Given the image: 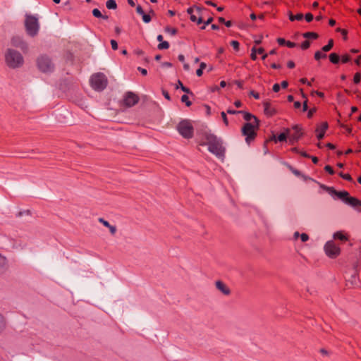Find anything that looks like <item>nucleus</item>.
<instances>
[{
  "mask_svg": "<svg viewBox=\"0 0 361 361\" xmlns=\"http://www.w3.org/2000/svg\"><path fill=\"white\" fill-rule=\"evenodd\" d=\"M204 138L206 140L205 145L208 146L209 151L219 158H224L226 149L223 146L222 141L215 135L211 133H205Z\"/></svg>",
  "mask_w": 361,
  "mask_h": 361,
  "instance_id": "f257e3e1",
  "label": "nucleus"
},
{
  "mask_svg": "<svg viewBox=\"0 0 361 361\" xmlns=\"http://www.w3.org/2000/svg\"><path fill=\"white\" fill-rule=\"evenodd\" d=\"M5 60L7 66L11 68L20 67L23 64V57L21 54L11 49H7Z\"/></svg>",
  "mask_w": 361,
  "mask_h": 361,
  "instance_id": "f03ea898",
  "label": "nucleus"
},
{
  "mask_svg": "<svg viewBox=\"0 0 361 361\" xmlns=\"http://www.w3.org/2000/svg\"><path fill=\"white\" fill-rule=\"evenodd\" d=\"M24 23L26 32L28 35L35 37L37 35L39 29V24L38 18L36 16L30 14H26Z\"/></svg>",
  "mask_w": 361,
  "mask_h": 361,
  "instance_id": "7ed1b4c3",
  "label": "nucleus"
},
{
  "mask_svg": "<svg viewBox=\"0 0 361 361\" xmlns=\"http://www.w3.org/2000/svg\"><path fill=\"white\" fill-rule=\"evenodd\" d=\"M331 195H336L338 198L346 204L361 212V201L354 197H350L347 191H337L335 190V192H333Z\"/></svg>",
  "mask_w": 361,
  "mask_h": 361,
  "instance_id": "20e7f679",
  "label": "nucleus"
},
{
  "mask_svg": "<svg viewBox=\"0 0 361 361\" xmlns=\"http://www.w3.org/2000/svg\"><path fill=\"white\" fill-rule=\"evenodd\" d=\"M259 123H245L242 128V134L245 136V141L250 143L257 136V130L259 129Z\"/></svg>",
  "mask_w": 361,
  "mask_h": 361,
  "instance_id": "39448f33",
  "label": "nucleus"
},
{
  "mask_svg": "<svg viewBox=\"0 0 361 361\" xmlns=\"http://www.w3.org/2000/svg\"><path fill=\"white\" fill-rule=\"evenodd\" d=\"M90 82L94 90L101 91L106 87L108 81L104 74L98 73L91 77Z\"/></svg>",
  "mask_w": 361,
  "mask_h": 361,
  "instance_id": "423d86ee",
  "label": "nucleus"
},
{
  "mask_svg": "<svg viewBox=\"0 0 361 361\" xmlns=\"http://www.w3.org/2000/svg\"><path fill=\"white\" fill-rule=\"evenodd\" d=\"M177 130L185 138L190 139L193 136V126L188 120L181 121L177 126Z\"/></svg>",
  "mask_w": 361,
  "mask_h": 361,
  "instance_id": "0eeeda50",
  "label": "nucleus"
},
{
  "mask_svg": "<svg viewBox=\"0 0 361 361\" xmlns=\"http://www.w3.org/2000/svg\"><path fill=\"white\" fill-rule=\"evenodd\" d=\"M37 64L38 68L44 73L51 72L54 68L51 59L46 55L39 56L37 60Z\"/></svg>",
  "mask_w": 361,
  "mask_h": 361,
  "instance_id": "6e6552de",
  "label": "nucleus"
},
{
  "mask_svg": "<svg viewBox=\"0 0 361 361\" xmlns=\"http://www.w3.org/2000/svg\"><path fill=\"white\" fill-rule=\"evenodd\" d=\"M326 254L331 258H336L339 255L341 250L333 240L328 241L325 246Z\"/></svg>",
  "mask_w": 361,
  "mask_h": 361,
  "instance_id": "1a4fd4ad",
  "label": "nucleus"
},
{
  "mask_svg": "<svg viewBox=\"0 0 361 361\" xmlns=\"http://www.w3.org/2000/svg\"><path fill=\"white\" fill-rule=\"evenodd\" d=\"M140 98L133 92H127L123 97V104L126 107H132L138 103Z\"/></svg>",
  "mask_w": 361,
  "mask_h": 361,
  "instance_id": "9d476101",
  "label": "nucleus"
},
{
  "mask_svg": "<svg viewBox=\"0 0 361 361\" xmlns=\"http://www.w3.org/2000/svg\"><path fill=\"white\" fill-rule=\"evenodd\" d=\"M293 129L295 130V133L292 134L290 136L289 141L293 145L295 142H298V140L302 137L303 135L302 132V128L299 127L298 125H295L293 127Z\"/></svg>",
  "mask_w": 361,
  "mask_h": 361,
  "instance_id": "9b49d317",
  "label": "nucleus"
},
{
  "mask_svg": "<svg viewBox=\"0 0 361 361\" xmlns=\"http://www.w3.org/2000/svg\"><path fill=\"white\" fill-rule=\"evenodd\" d=\"M264 113L267 116H272L276 114V109L271 105L269 101H265L263 102Z\"/></svg>",
  "mask_w": 361,
  "mask_h": 361,
  "instance_id": "f8f14e48",
  "label": "nucleus"
},
{
  "mask_svg": "<svg viewBox=\"0 0 361 361\" xmlns=\"http://www.w3.org/2000/svg\"><path fill=\"white\" fill-rule=\"evenodd\" d=\"M12 44L16 47H19L23 50H25L27 49V46L25 42H24L22 39L19 37H13L11 39Z\"/></svg>",
  "mask_w": 361,
  "mask_h": 361,
  "instance_id": "ddd939ff",
  "label": "nucleus"
},
{
  "mask_svg": "<svg viewBox=\"0 0 361 361\" xmlns=\"http://www.w3.org/2000/svg\"><path fill=\"white\" fill-rule=\"evenodd\" d=\"M241 114H243L244 119L247 121V123H259V120L254 115H252L250 113L245 112L243 111V113H240Z\"/></svg>",
  "mask_w": 361,
  "mask_h": 361,
  "instance_id": "4468645a",
  "label": "nucleus"
},
{
  "mask_svg": "<svg viewBox=\"0 0 361 361\" xmlns=\"http://www.w3.org/2000/svg\"><path fill=\"white\" fill-rule=\"evenodd\" d=\"M215 284L216 288L221 292H222L224 295H228L230 294V289L221 281H216Z\"/></svg>",
  "mask_w": 361,
  "mask_h": 361,
  "instance_id": "2eb2a0df",
  "label": "nucleus"
},
{
  "mask_svg": "<svg viewBox=\"0 0 361 361\" xmlns=\"http://www.w3.org/2000/svg\"><path fill=\"white\" fill-rule=\"evenodd\" d=\"M328 128V123L327 122H323L322 123L321 126L317 128L316 131L319 133L317 134V137L319 140H321L324 137L326 130Z\"/></svg>",
  "mask_w": 361,
  "mask_h": 361,
  "instance_id": "dca6fc26",
  "label": "nucleus"
},
{
  "mask_svg": "<svg viewBox=\"0 0 361 361\" xmlns=\"http://www.w3.org/2000/svg\"><path fill=\"white\" fill-rule=\"evenodd\" d=\"M8 268L6 258L0 254V274L4 273Z\"/></svg>",
  "mask_w": 361,
  "mask_h": 361,
  "instance_id": "f3484780",
  "label": "nucleus"
},
{
  "mask_svg": "<svg viewBox=\"0 0 361 361\" xmlns=\"http://www.w3.org/2000/svg\"><path fill=\"white\" fill-rule=\"evenodd\" d=\"M330 61L334 64L339 63L340 57L336 53H331L329 56Z\"/></svg>",
  "mask_w": 361,
  "mask_h": 361,
  "instance_id": "a211bd4d",
  "label": "nucleus"
},
{
  "mask_svg": "<svg viewBox=\"0 0 361 361\" xmlns=\"http://www.w3.org/2000/svg\"><path fill=\"white\" fill-rule=\"evenodd\" d=\"M288 16L290 20L291 21H293L295 20H301L304 17L302 13H298L297 15L294 16L290 11L288 12Z\"/></svg>",
  "mask_w": 361,
  "mask_h": 361,
  "instance_id": "6ab92c4d",
  "label": "nucleus"
},
{
  "mask_svg": "<svg viewBox=\"0 0 361 361\" xmlns=\"http://www.w3.org/2000/svg\"><path fill=\"white\" fill-rule=\"evenodd\" d=\"M303 37L306 39H316L319 37L317 33L314 32H307L302 34Z\"/></svg>",
  "mask_w": 361,
  "mask_h": 361,
  "instance_id": "aec40b11",
  "label": "nucleus"
},
{
  "mask_svg": "<svg viewBox=\"0 0 361 361\" xmlns=\"http://www.w3.org/2000/svg\"><path fill=\"white\" fill-rule=\"evenodd\" d=\"M334 47V40L332 39L329 40V42L326 45L324 46L322 48V51L324 52H327L330 51Z\"/></svg>",
  "mask_w": 361,
  "mask_h": 361,
  "instance_id": "412c9836",
  "label": "nucleus"
},
{
  "mask_svg": "<svg viewBox=\"0 0 361 361\" xmlns=\"http://www.w3.org/2000/svg\"><path fill=\"white\" fill-rule=\"evenodd\" d=\"M180 88L184 92L187 94H192L189 88L185 87L180 80H178L176 88Z\"/></svg>",
  "mask_w": 361,
  "mask_h": 361,
  "instance_id": "4be33fe9",
  "label": "nucleus"
},
{
  "mask_svg": "<svg viewBox=\"0 0 361 361\" xmlns=\"http://www.w3.org/2000/svg\"><path fill=\"white\" fill-rule=\"evenodd\" d=\"M106 6L109 9H116L117 8V4L115 0H108L106 1Z\"/></svg>",
  "mask_w": 361,
  "mask_h": 361,
  "instance_id": "5701e85b",
  "label": "nucleus"
},
{
  "mask_svg": "<svg viewBox=\"0 0 361 361\" xmlns=\"http://www.w3.org/2000/svg\"><path fill=\"white\" fill-rule=\"evenodd\" d=\"M286 133H281L278 137H277V140L279 141V142H283V141H286V139H287V135L290 132V130L288 128H287L286 130Z\"/></svg>",
  "mask_w": 361,
  "mask_h": 361,
  "instance_id": "b1692460",
  "label": "nucleus"
},
{
  "mask_svg": "<svg viewBox=\"0 0 361 361\" xmlns=\"http://www.w3.org/2000/svg\"><path fill=\"white\" fill-rule=\"evenodd\" d=\"M334 238L339 239L341 240H347L348 238L341 232H336L334 234Z\"/></svg>",
  "mask_w": 361,
  "mask_h": 361,
  "instance_id": "393cba45",
  "label": "nucleus"
},
{
  "mask_svg": "<svg viewBox=\"0 0 361 361\" xmlns=\"http://www.w3.org/2000/svg\"><path fill=\"white\" fill-rule=\"evenodd\" d=\"M326 57V54H323L322 51H317L314 54V59L317 61L320 60L321 59H325Z\"/></svg>",
  "mask_w": 361,
  "mask_h": 361,
  "instance_id": "a878e982",
  "label": "nucleus"
},
{
  "mask_svg": "<svg viewBox=\"0 0 361 361\" xmlns=\"http://www.w3.org/2000/svg\"><path fill=\"white\" fill-rule=\"evenodd\" d=\"M181 102H184L187 106H190L192 104L191 102L189 100L188 96L186 94H183L181 97Z\"/></svg>",
  "mask_w": 361,
  "mask_h": 361,
  "instance_id": "bb28decb",
  "label": "nucleus"
},
{
  "mask_svg": "<svg viewBox=\"0 0 361 361\" xmlns=\"http://www.w3.org/2000/svg\"><path fill=\"white\" fill-rule=\"evenodd\" d=\"M190 20L192 22H197V24H201L203 22V19L201 16H200L199 18H197V17L193 14L190 16Z\"/></svg>",
  "mask_w": 361,
  "mask_h": 361,
  "instance_id": "cd10ccee",
  "label": "nucleus"
},
{
  "mask_svg": "<svg viewBox=\"0 0 361 361\" xmlns=\"http://www.w3.org/2000/svg\"><path fill=\"white\" fill-rule=\"evenodd\" d=\"M169 47V44L168 42L166 41H164V42H161L160 44H159L158 45V48L159 49H168Z\"/></svg>",
  "mask_w": 361,
  "mask_h": 361,
  "instance_id": "c85d7f7f",
  "label": "nucleus"
},
{
  "mask_svg": "<svg viewBox=\"0 0 361 361\" xmlns=\"http://www.w3.org/2000/svg\"><path fill=\"white\" fill-rule=\"evenodd\" d=\"M320 187L330 194H332L333 192H335V189L333 187H328L322 184L320 185Z\"/></svg>",
  "mask_w": 361,
  "mask_h": 361,
  "instance_id": "c756f323",
  "label": "nucleus"
},
{
  "mask_svg": "<svg viewBox=\"0 0 361 361\" xmlns=\"http://www.w3.org/2000/svg\"><path fill=\"white\" fill-rule=\"evenodd\" d=\"M339 176H340L341 178H343V179L347 180H348V181H351V180H353L352 177H351V176H350V174H348V173L344 174V173H343L342 172H340V173H339Z\"/></svg>",
  "mask_w": 361,
  "mask_h": 361,
  "instance_id": "7c9ffc66",
  "label": "nucleus"
},
{
  "mask_svg": "<svg viewBox=\"0 0 361 361\" xmlns=\"http://www.w3.org/2000/svg\"><path fill=\"white\" fill-rule=\"evenodd\" d=\"M310 46V42L309 40H305L301 44V49L303 50L307 49Z\"/></svg>",
  "mask_w": 361,
  "mask_h": 361,
  "instance_id": "2f4dec72",
  "label": "nucleus"
},
{
  "mask_svg": "<svg viewBox=\"0 0 361 361\" xmlns=\"http://www.w3.org/2000/svg\"><path fill=\"white\" fill-rule=\"evenodd\" d=\"M165 30L172 35H175L177 33V30L174 27H166Z\"/></svg>",
  "mask_w": 361,
  "mask_h": 361,
  "instance_id": "473e14b6",
  "label": "nucleus"
},
{
  "mask_svg": "<svg viewBox=\"0 0 361 361\" xmlns=\"http://www.w3.org/2000/svg\"><path fill=\"white\" fill-rule=\"evenodd\" d=\"M92 14L94 16L97 17V18H100V17H103L102 13L100 12V11L97 8H94L93 9L92 11Z\"/></svg>",
  "mask_w": 361,
  "mask_h": 361,
  "instance_id": "72a5a7b5",
  "label": "nucleus"
},
{
  "mask_svg": "<svg viewBox=\"0 0 361 361\" xmlns=\"http://www.w3.org/2000/svg\"><path fill=\"white\" fill-rule=\"evenodd\" d=\"M142 20L145 23H149L151 20V16L149 14H146L145 13L142 16Z\"/></svg>",
  "mask_w": 361,
  "mask_h": 361,
  "instance_id": "f704fd0d",
  "label": "nucleus"
},
{
  "mask_svg": "<svg viewBox=\"0 0 361 361\" xmlns=\"http://www.w3.org/2000/svg\"><path fill=\"white\" fill-rule=\"evenodd\" d=\"M361 80V75L359 73H357L354 75L353 81L355 83L357 84L360 82Z\"/></svg>",
  "mask_w": 361,
  "mask_h": 361,
  "instance_id": "c9c22d12",
  "label": "nucleus"
},
{
  "mask_svg": "<svg viewBox=\"0 0 361 361\" xmlns=\"http://www.w3.org/2000/svg\"><path fill=\"white\" fill-rule=\"evenodd\" d=\"M231 45L233 47V49L235 50V51H238L239 50V43L237 41H231Z\"/></svg>",
  "mask_w": 361,
  "mask_h": 361,
  "instance_id": "e433bc0d",
  "label": "nucleus"
},
{
  "mask_svg": "<svg viewBox=\"0 0 361 361\" xmlns=\"http://www.w3.org/2000/svg\"><path fill=\"white\" fill-rule=\"evenodd\" d=\"M5 328V321L1 314H0V331Z\"/></svg>",
  "mask_w": 361,
  "mask_h": 361,
  "instance_id": "4c0bfd02",
  "label": "nucleus"
},
{
  "mask_svg": "<svg viewBox=\"0 0 361 361\" xmlns=\"http://www.w3.org/2000/svg\"><path fill=\"white\" fill-rule=\"evenodd\" d=\"M351 60V57L348 54H345L342 56V62L343 63H348Z\"/></svg>",
  "mask_w": 361,
  "mask_h": 361,
  "instance_id": "58836bf2",
  "label": "nucleus"
},
{
  "mask_svg": "<svg viewBox=\"0 0 361 361\" xmlns=\"http://www.w3.org/2000/svg\"><path fill=\"white\" fill-rule=\"evenodd\" d=\"M221 118H222L223 121L225 123V125L228 126V118H227V116H226V114H225V112L222 111L221 113Z\"/></svg>",
  "mask_w": 361,
  "mask_h": 361,
  "instance_id": "ea45409f",
  "label": "nucleus"
},
{
  "mask_svg": "<svg viewBox=\"0 0 361 361\" xmlns=\"http://www.w3.org/2000/svg\"><path fill=\"white\" fill-rule=\"evenodd\" d=\"M305 18L307 22H311L314 18L313 15L311 13H306Z\"/></svg>",
  "mask_w": 361,
  "mask_h": 361,
  "instance_id": "a19ab883",
  "label": "nucleus"
},
{
  "mask_svg": "<svg viewBox=\"0 0 361 361\" xmlns=\"http://www.w3.org/2000/svg\"><path fill=\"white\" fill-rule=\"evenodd\" d=\"M324 170L331 175H333L334 173V171L333 168L329 165H326L324 167Z\"/></svg>",
  "mask_w": 361,
  "mask_h": 361,
  "instance_id": "79ce46f5",
  "label": "nucleus"
},
{
  "mask_svg": "<svg viewBox=\"0 0 361 361\" xmlns=\"http://www.w3.org/2000/svg\"><path fill=\"white\" fill-rule=\"evenodd\" d=\"M317 111V109L315 107L312 108V109H310L309 111H308V113H307V117L309 118H312L313 114L316 112Z\"/></svg>",
  "mask_w": 361,
  "mask_h": 361,
  "instance_id": "37998d69",
  "label": "nucleus"
},
{
  "mask_svg": "<svg viewBox=\"0 0 361 361\" xmlns=\"http://www.w3.org/2000/svg\"><path fill=\"white\" fill-rule=\"evenodd\" d=\"M300 236L301 240L302 242H306L309 239V236L306 233H302Z\"/></svg>",
  "mask_w": 361,
  "mask_h": 361,
  "instance_id": "c03bdc74",
  "label": "nucleus"
},
{
  "mask_svg": "<svg viewBox=\"0 0 361 361\" xmlns=\"http://www.w3.org/2000/svg\"><path fill=\"white\" fill-rule=\"evenodd\" d=\"M111 47L114 50H116L118 49V44L116 40L111 39Z\"/></svg>",
  "mask_w": 361,
  "mask_h": 361,
  "instance_id": "a18cd8bd",
  "label": "nucleus"
},
{
  "mask_svg": "<svg viewBox=\"0 0 361 361\" xmlns=\"http://www.w3.org/2000/svg\"><path fill=\"white\" fill-rule=\"evenodd\" d=\"M99 221L100 223H102L106 227L110 226L109 223L107 221H106L104 219H102V218L99 219Z\"/></svg>",
  "mask_w": 361,
  "mask_h": 361,
  "instance_id": "49530a36",
  "label": "nucleus"
},
{
  "mask_svg": "<svg viewBox=\"0 0 361 361\" xmlns=\"http://www.w3.org/2000/svg\"><path fill=\"white\" fill-rule=\"evenodd\" d=\"M277 42H278V43H279L281 46H283V45H286V42H287V41H286V40H285V39H283V38H278V39H277Z\"/></svg>",
  "mask_w": 361,
  "mask_h": 361,
  "instance_id": "de8ad7c7",
  "label": "nucleus"
},
{
  "mask_svg": "<svg viewBox=\"0 0 361 361\" xmlns=\"http://www.w3.org/2000/svg\"><path fill=\"white\" fill-rule=\"evenodd\" d=\"M136 11H137L139 14H140V15H142V16L145 13V12H144V11H143L142 8V7H141V6H140V5H138V6H137V8H136Z\"/></svg>",
  "mask_w": 361,
  "mask_h": 361,
  "instance_id": "09e8293b",
  "label": "nucleus"
},
{
  "mask_svg": "<svg viewBox=\"0 0 361 361\" xmlns=\"http://www.w3.org/2000/svg\"><path fill=\"white\" fill-rule=\"evenodd\" d=\"M227 113L229 114H237L243 113V111H235V110L228 109L227 111Z\"/></svg>",
  "mask_w": 361,
  "mask_h": 361,
  "instance_id": "8fccbe9b",
  "label": "nucleus"
},
{
  "mask_svg": "<svg viewBox=\"0 0 361 361\" xmlns=\"http://www.w3.org/2000/svg\"><path fill=\"white\" fill-rule=\"evenodd\" d=\"M286 46L289 48H293L296 46V44L295 42H292L290 41H287Z\"/></svg>",
  "mask_w": 361,
  "mask_h": 361,
  "instance_id": "3c124183",
  "label": "nucleus"
},
{
  "mask_svg": "<svg viewBox=\"0 0 361 361\" xmlns=\"http://www.w3.org/2000/svg\"><path fill=\"white\" fill-rule=\"evenodd\" d=\"M250 94L253 96L257 99L259 98V94L257 92H255L254 90H251L250 92Z\"/></svg>",
  "mask_w": 361,
  "mask_h": 361,
  "instance_id": "603ef678",
  "label": "nucleus"
},
{
  "mask_svg": "<svg viewBox=\"0 0 361 361\" xmlns=\"http://www.w3.org/2000/svg\"><path fill=\"white\" fill-rule=\"evenodd\" d=\"M308 109L307 99H306L302 104V111H306Z\"/></svg>",
  "mask_w": 361,
  "mask_h": 361,
  "instance_id": "864d4df0",
  "label": "nucleus"
},
{
  "mask_svg": "<svg viewBox=\"0 0 361 361\" xmlns=\"http://www.w3.org/2000/svg\"><path fill=\"white\" fill-rule=\"evenodd\" d=\"M280 90V85L277 83L274 84L273 86V91L274 92H278Z\"/></svg>",
  "mask_w": 361,
  "mask_h": 361,
  "instance_id": "5fc2aeb1",
  "label": "nucleus"
},
{
  "mask_svg": "<svg viewBox=\"0 0 361 361\" xmlns=\"http://www.w3.org/2000/svg\"><path fill=\"white\" fill-rule=\"evenodd\" d=\"M234 83H235V84H236L239 88H241V89H242V88L243 87V81H240V80H235V81H234Z\"/></svg>",
  "mask_w": 361,
  "mask_h": 361,
  "instance_id": "6e6d98bb",
  "label": "nucleus"
},
{
  "mask_svg": "<svg viewBox=\"0 0 361 361\" xmlns=\"http://www.w3.org/2000/svg\"><path fill=\"white\" fill-rule=\"evenodd\" d=\"M287 66L289 68H293L295 67V63L293 61H289L287 63Z\"/></svg>",
  "mask_w": 361,
  "mask_h": 361,
  "instance_id": "4d7b16f0",
  "label": "nucleus"
},
{
  "mask_svg": "<svg viewBox=\"0 0 361 361\" xmlns=\"http://www.w3.org/2000/svg\"><path fill=\"white\" fill-rule=\"evenodd\" d=\"M107 228H109L110 230V232L111 233V234H114L116 231V228L115 226H108Z\"/></svg>",
  "mask_w": 361,
  "mask_h": 361,
  "instance_id": "13d9d810",
  "label": "nucleus"
},
{
  "mask_svg": "<svg viewBox=\"0 0 361 361\" xmlns=\"http://www.w3.org/2000/svg\"><path fill=\"white\" fill-rule=\"evenodd\" d=\"M138 71H140V72H141V73H142V75H147V70H146V69H145V68H140V67H139V68H138Z\"/></svg>",
  "mask_w": 361,
  "mask_h": 361,
  "instance_id": "bf43d9fd",
  "label": "nucleus"
},
{
  "mask_svg": "<svg viewBox=\"0 0 361 361\" xmlns=\"http://www.w3.org/2000/svg\"><path fill=\"white\" fill-rule=\"evenodd\" d=\"M234 105L237 107V108H240L241 106H242V103L240 100H237L234 102Z\"/></svg>",
  "mask_w": 361,
  "mask_h": 361,
  "instance_id": "052dcab7",
  "label": "nucleus"
},
{
  "mask_svg": "<svg viewBox=\"0 0 361 361\" xmlns=\"http://www.w3.org/2000/svg\"><path fill=\"white\" fill-rule=\"evenodd\" d=\"M205 4H207V5L212 6H214V7L216 6L215 3H214V2H212V1H209V0L206 1Z\"/></svg>",
  "mask_w": 361,
  "mask_h": 361,
  "instance_id": "680f3d73",
  "label": "nucleus"
},
{
  "mask_svg": "<svg viewBox=\"0 0 361 361\" xmlns=\"http://www.w3.org/2000/svg\"><path fill=\"white\" fill-rule=\"evenodd\" d=\"M288 83L286 80H284L281 82V87L283 89L286 88L288 87Z\"/></svg>",
  "mask_w": 361,
  "mask_h": 361,
  "instance_id": "e2e57ef3",
  "label": "nucleus"
},
{
  "mask_svg": "<svg viewBox=\"0 0 361 361\" xmlns=\"http://www.w3.org/2000/svg\"><path fill=\"white\" fill-rule=\"evenodd\" d=\"M193 11H194V6L190 7L189 8H188L187 13L191 16V15H192Z\"/></svg>",
  "mask_w": 361,
  "mask_h": 361,
  "instance_id": "0e129e2a",
  "label": "nucleus"
},
{
  "mask_svg": "<svg viewBox=\"0 0 361 361\" xmlns=\"http://www.w3.org/2000/svg\"><path fill=\"white\" fill-rule=\"evenodd\" d=\"M202 73H203L202 70L200 69V68L197 69V71H196V74L199 77L202 76Z\"/></svg>",
  "mask_w": 361,
  "mask_h": 361,
  "instance_id": "69168bd1",
  "label": "nucleus"
},
{
  "mask_svg": "<svg viewBox=\"0 0 361 361\" xmlns=\"http://www.w3.org/2000/svg\"><path fill=\"white\" fill-rule=\"evenodd\" d=\"M301 106V104L300 102H294V107L295 109H299Z\"/></svg>",
  "mask_w": 361,
  "mask_h": 361,
  "instance_id": "338daca9",
  "label": "nucleus"
},
{
  "mask_svg": "<svg viewBox=\"0 0 361 361\" xmlns=\"http://www.w3.org/2000/svg\"><path fill=\"white\" fill-rule=\"evenodd\" d=\"M361 55L359 56L355 61V63L359 66L360 64Z\"/></svg>",
  "mask_w": 361,
  "mask_h": 361,
  "instance_id": "774afa93",
  "label": "nucleus"
}]
</instances>
